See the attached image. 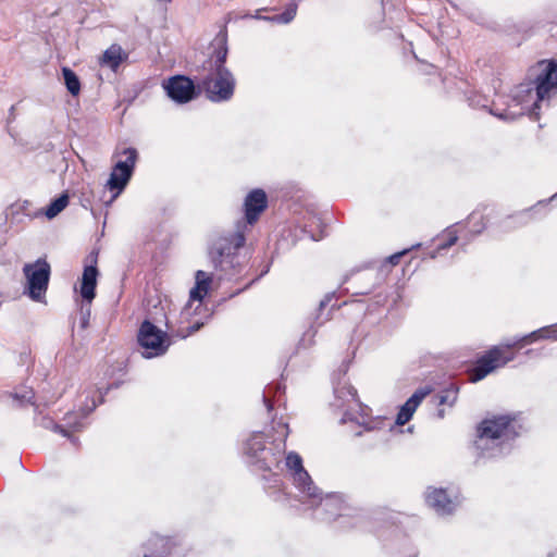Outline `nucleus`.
<instances>
[{
	"label": "nucleus",
	"mask_w": 557,
	"mask_h": 557,
	"mask_svg": "<svg viewBox=\"0 0 557 557\" xmlns=\"http://www.w3.org/2000/svg\"><path fill=\"white\" fill-rule=\"evenodd\" d=\"M268 207V197L263 189L256 188L244 200V218L234 228L220 236L211 249V293L222 289V295L233 297L240 288H232L243 270L238 251L244 247L246 236Z\"/></svg>",
	"instance_id": "nucleus-1"
},
{
	"label": "nucleus",
	"mask_w": 557,
	"mask_h": 557,
	"mask_svg": "<svg viewBox=\"0 0 557 557\" xmlns=\"http://www.w3.org/2000/svg\"><path fill=\"white\" fill-rule=\"evenodd\" d=\"M535 72L534 81L516 86L502 102L505 107L500 108L495 102L491 113L504 121H515L524 114L539 120L542 107H548L557 98V63L543 60L537 63Z\"/></svg>",
	"instance_id": "nucleus-2"
},
{
	"label": "nucleus",
	"mask_w": 557,
	"mask_h": 557,
	"mask_svg": "<svg viewBox=\"0 0 557 557\" xmlns=\"http://www.w3.org/2000/svg\"><path fill=\"white\" fill-rule=\"evenodd\" d=\"M285 467L302 504H307L311 508L320 507L324 511L326 519L344 517L345 512L350 510L341 494L322 496L320 490L314 485L311 476L304 468L302 459L297 453L289 451L286 455Z\"/></svg>",
	"instance_id": "nucleus-3"
},
{
	"label": "nucleus",
	"mask_w": 557,
	"mask_h": 557,
	"mask_svg": "<svg viewBox=\"0 0 557 557\" xmlns=\"http://www.w3.org/2000/svg\"><path fill=\"white\" fill-rule=\"evenodd\" d=\"M272 430L275 433L273 440L268 443L262 432L251 433L242 445L245 462L259 471H271L282 461L286 450V438L289 428L283 420H273Z\"/></svg>",
	"instance_id": "nucleus-4"
},
{
	"label": "nucleus",
	"mask_w": 557,
	"mask_h": 557,
	"mask_svg": "<svg viewBox=\"0 0 557 557\" xmlns=\"http://www.w3.org/2000/svg\"><path fill=\"white\" fill-rule=\"evenodd\" d=\"M518 435L509 416H495L478 426L474 449L480 457H496L505 451L508 443Z\"/></svg>",
	"instance_id": "nucleus-5"
},
{
	"label": "nucleus",
	"mask_w": 557,
	"mask_h": 557,
	"mask_svg": "<svg viewBox=\"0 0 557 557\" xmlns=\"http://www.w3.org/2000/svg\"><path fill=\"white\" fill-rule=\"evenodd\" d=\"M208 294L209 274L199 270L196 273V284L189 293V300L180 313L181 326L177 334L182 338L194 334L207 323L209 313L203 298Z\"/></svg>",
	"instance_id": "nucleus-6"
},
{
	"label": "nucleus",
	"mask_w": 557,
	"mask_h": 557,
	"mask_svg": "<svg viewBox=\"0 0 557 557\" xmlns=\"http://www.w3.org/2000/svg\"><path fill=\"white\" fill-rule=\"evenodd\" d=\"M333 406L343 411L341 423L355 422L366 431L377 428L382 421H367L368 408L357 397V391L346 381L338 382L334 387Z\"/></svg>",
	"instance_id": "nucleus-7"
},
{
	"label": "nucleus",
	"mask_w": 557,
	"mask_h": 557,
	"mask_svg": "<svg viewBox=\"0 0 557 557\" xmlns=\"http://www.w3.org/2000/svg\"><path fill=\"white\" fill-rule=\"evenodd\" d=\"M113 159L115 162L104 184V189L111 195L110 199L106 201L107 205H111L127 187L135 171L138 152L132 147L124 148L116 150Z\"/></svg>",
	"instance_id": "nucleus-8"
},
{
	"label": "nucleus",
	"mask_w": 557,
	"mask_h": 557,
	"mask_svg": "<svg viewBox=\"0 0 557 557\" xmlns=\"http://www.w3.org/2000/svg\"><path fill=\"white\" fill-rule=\"evenodd\" d=\"M540 339L541 336L539 335L537 330H535L522 337L507 342L505 345L492 348L485 356L478 360L475 367L470 372L471 381H481L494 370L504 367L506 363L513 360L515 355H507L506 351L508 349L513 348L520 344L533 343Z\"/></svg>",
	"instance_id": "nucleus-9"
},
{
	"label": "nucleus",
	"mask_w": 557,
	"mask_h": 557,
	"mask_svg": "<svg viewBox=\"0 0 557 557\" xmlns=\"http://www.w3.org/2000/svg\"><path fill=\"white\" fill-rule=\"evenodd\" d=\"M137 343L141 356L145 359H153L164 356L172 341L166 332L145 320L138 329Z\"/></svg>",
	"instance_id": "nucleus-10"
},
{
	"label": "nucleus",
	"mask_w": 557,
	"mask_h": 557,
	"mask_svg": "<svg viewBox=\"0 0 557 557\" xmlns=\"http://www.w3.org/2000/svg\"><path fill=\"white\" fill-rule=\"evenodd\" d=\"M218 47L215 75L211 77V102L230 100L235 89V78L233 74L223 66L227 55L225 37L219 42Z\"/></svg>",
	"instance_id": "nucleus-11"
},
{
	"label": "nucleus",
	"mask_w": 557,
	"mask_h": 557,
	"mask_svg": "<svg viewBox=\"0 0 557 557\" xmlns=\"http://www.w3.org/2000/svg\"><path fill=\"white\" fill-rule=\"evenodd\" d=\"M50 272V264L45 259H38L33 263H25L23 267V274L26 278L24 294L34 301H44L48 289Z\"/></svg>",
	"instance_id": "nucleus-12"
},
{
	"label": "nucleus",
	"mask_w": 557,
	"mask_h": 557,
	"mask_svg": "<svg viewBox=\"0 0 557 557\" xmlns=\"http://www.w3.org/2000/svg\"><path fill=\"white\" fill-rule=\"evenodd\" d=\"M83 396L85 400L81 404L79 410L67 412L63 418V423H61V425L67 429L66 437L74 445L77 443V437L73 436L72 433L78 432L85 428V419L87 416L103 400V395L100 389L94 387L85 389L82 394V397Z\"/></svg>",
	"instance_id": "nucleus-13"
},
{
	"label": "nucleus",
	"mask_w": 557,
	"mask_h": 557,
	"mask_svg": "<svg viewBox=\"0 0 557 557\" xmlns=\"http://www.w3.org/2000/svg\"><path fill=\"white\" fill-rule=\"evenodd\" d=\"M168 97L177 103H186L194 98L195 86L190 78L183 75L172 76L162 83Z\"/></svg>",
	"instance_id": "nucleus-14"
},
{
	"label": "nucleus",
	"mask_w": 557,
	"mask_h": 557,
	"mask_svg": "<svg viewBox=\"0 0 557 557\" xmlns=\"http://www.w3.org/2000/svg\"><path fill=\"white\" fill-rule=\"evenodd\" d=\"M98 275L97 252H91L86 259L79 287L82 298L88 304H90L96 296L95 290Z\"/></svg>",
	"instance_id": "nucleus-15"
},
{
	"label": "nucleus",
	"mask_w": 557,
	"mask_h": 557,
	"mask_svg": "<svg viewBox=\"0 0 557 557\" xmlns=\"http://www.w3.org/2000/svg\"><path fill=\"white\" fill-rule=\"evenodd\" d=\"M13 397L20 401V404L24 405L26 403H32L35 406V410L38 411L35 417V421L38 425L52 430L55 433H60L62 436H67V429L64 428V425H61V423L54 422L51 418L41 416V412L39 411V405L36 403H33L34 398V392L33 389H24L23 392L14 393Z\"/></svg>",
	"instance_id": "nucleus-16"
},
{
	"label": "nucleus",
	"mask_w": 557,
	"mask_h": 557,
	"mask_svg": "<svg viewBox=\"0 0 557 557\" xmlns=\"http://www.w3.org/2000/svg\"><path fill=\"white\" fill-rule=\"evenodd\" d=\"M426 504L438 515H449L457 507V502L443 488H429L425 494Z\"/></svg>",
	"instance_id": "nucleus-17"
},
{
	"label": "nucleus",
	"mask_w": 557,
	"mask_h": 557,
	"mask_svg": "<svg viewBox=\"0 0 557 557\" xmlns=\"http://www.w3.org/2000/svg\"><path fill=\"white\" fill-rule=\"evenodd\" d=\"M144 549V555L138 557H169L172 550V542L168 537L153 535L147 541Z\"/></svg>",
	"instance_id": "nucleus-18"
},
{
	"label": "nucleus",
	"mask_w": 557,
	"mask_h": 557,
	"mask_svg": "<svg viewBox=\"0 0 557 557\" xmlns=\"http://www.w3.org/2000/svg\"><path fill=\"white\" fill-rule=\"evenodd\" d=\"M428 395L426 391H417L407 401L400 407L395 423L397 425H405L413 416L414 411Z\"/></svg>",
	"instance_id": "nucleus-19"
},
{
	"label": "nucleus",
	"mask_w": 557,
	"mask_h": 557,
	"mask_svg": "<svg viewBox=\"0 0 557 557\" xmlns=\"http://www.w3.org/2000/svg\"><path fill=\"white\" fill-rule=\"evenodd\" d=\"M127 58L128 53L122 47L112 45L103 52L101 63L115 72Z\"/></svg>",
	"instance_id": "nucleus-20"
},
{
	"label": "nucleus",
	"mask_w": 557,
	"mask_h": 557,
	"mask_svg": "<svg viewBox=\"0 0 557 557\" xmlns=\"http://www.w3.org/2000/svg\"><path fill=\"white\" fill-rule=\"evenodd\" d=\"M297 5L290 4L284 12L272 15H256V18L275 24H288L296 15Z\"/></svg>",
	"instance_id": "nucleus-21"
},
{
	"label": "nucleus",
	"mask_w": 557,
	"mask_h": 557,
	"mask_svg": "<svg viewBox=\"0 0 557 557\" xmlns=\"http://www.w3.org/2000/svg\"><path fill=\"white\" fill-rule=\"evenodd\" d=\"M70 197L66 193L61 194L58 198L53 199L46 210L42 212L49 220L55 218L69 205Z\"/></svg>",
	"instance_id": "nucleus-22"
},
{
	"label": "nucleus",
	"mask_w": 557,
	"mask_h": 557,
	"mask_svg": "<svg viewBox=\"0 0 557 557\" xmlns=\"http://www.w3.org/2000/svg\"><path fill=\"white\" fill-rule=\"evenodd\" d=\"M62 76L67 91L72 96H77L81 91V82L78 76L70 67L62 69Z\"/></svg>",
	"instance_id": "nucleus-23"
},
{
	"label": "nucleus",
	"mask_w": 557,
	"mask_h": 557,
	"mask_svg": "<svg viewBox=\"0 0 557 557\" xmlns=\"http://www.w3.org/2000/svg\"><path fill=\"white\" fill-rule=\"evenodd\" d=\"M468 221L469 224L471 225L470 233L472 234V236L481 234L486 227L484 215L479 211H473L469 215Z\"/></svg>",
	"instance_id": "nucleus-24"
},
{
	"label": "nucleus",
	"mask_w": 557,
	"mask_h": 557,
	"mask_svg": "<svg viewBox=\"0 0 557 557\" xmlns=\"http://www.w3.org/2000/svg\"><path fill=\"white\" fill-rule=\"evenodd\" d=\"M458 398V387L454 384H450L445 389L441 391L438 394V403L440 405H447L453 407Z\"/></svg>",
	"instance_id": "nucleus-25"
},
{
	"label": "nucleus",
	"mask_w": 557,
	"mask_h": 557,
	"mask_svg": "<svg viewBox=\"0 0 557 557\" xmlns=\"http://www.w3.org/2000/svg\"><path fill=\"white\" fill-rule=\"evenodd\" d=\"M446 236H447V240L444 244H441L438 246L437 251L433 252L431 255V258H433V259L436 258V256L438 255L440 250L447 249V248L451 247L453 245H455L457 239H458V232L454 227H448L446 230Z\"/></svg>",
	"instance_id": "nucleus-26"
},
{
	"label": "nucleus",
	"mask_w": 557,
	"mask_h": 557,
	"mask_svg": "<svg viewBox=\"0 0 557 557\" xmlns=\"http://www.w3.org/2000/svg\"><path fill=\"white\" fill-rule=\"evenodd\" d=\"M537 333L541 336V339L557 341L556 323L537 329Z\"/></svg>",
	"instance_id": "nucleus-27"
},
{
	"label": "nucleus",
	"mask_w": 557,
	"mask_h": 557,
	"mask_svg": "<svg viewBox=\"0 0 557 557\" xmlns=\"http://www.w3.org/2000/svg\"><path fill=\"white\" fill-rule=\"evenodd\" d=\"M272 387L269 386L264 392H263V395H262V401L264 403L265 407H267V410L268 411H271L272 408H273V405L271 403V399L269 397V394L271 392Z\"/></svg>",
	"instance_id": "nucleus-28"
},
{
	"label": "nucleus",
	"mask_w": 557,
	"mask_h": 557,
	"mask_svg": "<svg viewBox=\"0 0 557 557\" xmlns=\"http://www.w3.org/2000/svg\"><path fill=\"white\" fill-rule=\"evenodd\" d=\"M405 253H406V250H404V251H401V252H399V253H395V255L391 256V257H389V262H391L392 264H397V263H398V261H399V259H400V257H401L403 255H405Z\"/></svg>",
	"instance_id": "nucleus-29"
},
{
	"label": "nucleus",
	"mask_w": 557,
	"mask_h": 557,
	"mask_svg": "<svg viewBox=\"0 0 557 557\" xmlns=\"http://www.w3.org/2000/svg\"><path fill=\"white\" fill-rule=\"evenodd\" d=\"M88 315L89 313L85 317L82 318V321H81V324H82V327H86L87 324H88Z\"/></svg>",
	"instance_id": "nucleus-30"
},
{
	"label": "nucleus",
	"mask_w": 557,
	"mask_h": 557,
	"mask_svg": "<svg viewBox=\"0 0 557 557\" xmlns=\"http://www.w3.org/2000/svg\"><path fill=\"white\" fill-rule=\"evenodd\" d=\"M438 416H440L441 418H443V417H444V411H443V410H440V411H438Z\"/></svg>",
	"instance_id": "nucleus-31"
}]
</instances>
